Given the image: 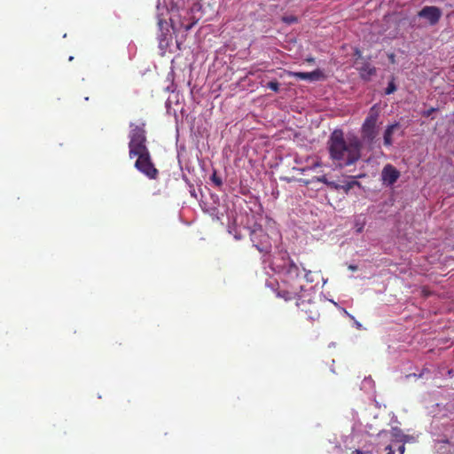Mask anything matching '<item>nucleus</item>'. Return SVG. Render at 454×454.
<instances>
[{
  "label": "nucleus",
  "mask_w": 454,
  "mask_h": 454,
  "mask_svg": "<svg viewBox=\"0 0 454 454\" xmlns=\"http://www.w3.org/2000/svg\"><path fill=\"white\" fill-rule=\"evenodd\" d=\"M327 148L331 159L342 168L355 164L361 158L363 144L357 137L345 139L341 129H334L329 137Z\"/></svg>",
  "instance_id": "nucleus-1"
},
{
  "label": "nucleus",
  "mask_w": 454,
  "mask_h": 454,
  "mask_svg": "<svg viewBox=\"0 0 454 454\" xmlns=\"http://www.w3.org/2000/svg\"><path fill=\"white\" fill-rule=\"evenodd\" d=\"M145 123L141 122L139 124L130 123L129 133V156L130 159L135 158L137 153L148 151L146 145V131Z\"/></svg>",
  "instance_id": "nucleus-2"
},
{
  "label": "nucleus",
  "mask_w": 454,
  "mask_h": 454,
  "mask_svg": "<svg viewBox=\"0 0 454 454\" xmlns=\"http://www.w3.org/2000/svg\"><path fill=\"white\" fill-rule=\"evenodd\" d=\"M286 301L288 302L289 309L294 307L300 309L310 320H316L319 317L317 306L308 296L298 295V298H296V295H294V297H291L289 296V290H286Z\"/></svg>",
  "instance_id": "nucleus-3"
},
{
  "label": "nucleus",
  "mask_w": 454,
  "mask_h": 454,
  "mask_svg": "<svg viewBox=\"0 0 454 454\" xmlns=\"http://www.w3.org/2000/svg\"><path fill=\"white\" fill-rule=\"evenodd\" d=\"M286 286H288L289 294L298 295L299 292L303 290L304 280L301 276V270L297 264L288 259V264L286 265Z\"/></svg>",
  "instance_id": "nucleus-4"
},
{
  "label": "nucleus",
  "mask_w": 454,
  "mask_h": 454,
  "mask_svg": "<svg viewBox=\"0 0 454 454\" xmlns=\"http://www.w3.org/2000/svg\"><path fill=\"white\" fill-rule=\"evenodd\" d=\"M379 115V111L376 109V106H373L371 107L368 115L362 125V137L368 144L373 143L378 135L377 121Z\"/></svg>",
  "instance_id": "nucleus-5"
},
{
  "label": "nucleus",
  "mask_w": 454,
  "mask_h": 454,
  "mask_svg": "<svg viewBox=\"0 0 454 454\" xmlns=\"http://www.w3.org/2000/svg\"><path fill=\"white\" fill-rule=\"evenodd\" d=\"M137 160L135 162V168L147 176L149 179H156L159 176V170L155 168L150 151H145L137 153L136 154Z\"/></svg>",
  "instance_id": "nucleus-6"
},
{
  "label": "nucleus",
  "mask_w": 454,
  "mask_h": 454,
  "mask_svg": "<svg viewBox=\"0 0 454 454\" xmlns=\"http://www.w3.org/2000/svg\"><path fill=\"white\" fill-rule=\"evenodd\" d=\"M251 240L254 247L261 253H268L270 249V238L264 231L259 227L251 231Z\"/></svg>",
  "instance_id": "nucleus-7"
},
{
  "label": "nucleus",
  "mask_w": 454,
  "mask_h": 454,
  "mask_svg": "<svg viewBox=\"0 0 454 454\" xmlns=\"http://www.w3.org/2000/svg\"><path fill=\"white\" fill-rule=\"evenodd\" d=\"M442 14V10L436 6H425L418 12V16L426 19L431 26L439 22Z\"/></svg>",
  "instance_id": "nucleus-8"
},
{
  "label": "nucleus",
  "mask_w": 454,
  "mask_h": 454,
  "mask_svg": "<svg viewBox=\"0 0 454 454\" xmlns=\"http://www.w3.org/2000/svg\"><path fill=\"white\" fill-rule=\"evenodd\" d=\"M399 176L400 172L391 164H387L381 171V180L387 186H392Z\"/></svg>",
  "instance_id": "nucleus-9"
},
{
  "label": "nucleus",
  "mask_w": 454,
  "mask_h": 454,
  "mask_svg": "<svg viewBox=\"0 0 454 454\" xmlns=\"http://www.w3.org/2000/svg\"><path fill=\"white\" fill-rule=\"evenodd\" d=\"M290 76H295L303 80H309L310 82L320 81L325 78L324 73L320 69H316L312 72H286Z\"/></svg>",
  "instance_id": "nucleus-10"
},
{
  "label": "nucleus",
  "mask_w": 454,
  "mask_h": 454,
  "mask_svg": "<svg viewBox=\"0 0 454 454\" xmlns=\"http://www.w3.org/2000/svg\"><path fill=\"white\" fill-rule=\"evenodd\" d=\"M301 46L298 44L295 37L293 35H286V55L293 58H296V56L300 52Z\"/></svg>",
  "instance_id": "nucleus-11"
},
{
  "label": "nucleus",
  "mask_w": 454,
  "mask_h": 454,
  "mask_svg": "<svg viewBox=\"0 0 454 454\" xmlns=\"http://www.w3.org/2000/svg\"><path fill=\"white\" fill-rule=\"evenodd\" d=\"M400 128L401 124L398 121H395V123L387 127L383 135L384 145L386 146H390L393 145L392 136L396 130L400 129Z\"/></svg>",
  "instance_id": "nucleus-12"
},
{
  "label": "nucleus",
  "mask_w": 454,
  "mask_h": 454,
  "mask_svg": "<svg viewBox=\"0 0 454 454\" xmlns=\"http://www.w3.org/2000/svg\"><path fill=\"white\" fill-rule=\"evenodd\" d=\"M392 436V449L396 446V442H402V440L404 437V433L397 427H392L391 430Z\"/></svg>",
  "instance_id": "nucleus-13"
},
{
  "label": "nucleus",
  "mask_w": 454,
  "mask_h": 454,
  "mask_svg": "<svg viewBox=\"0 0 454 454\" xmlns=\"http://www.w3.org/2000/svg\"><path fill=\"white\" fill-rule=\"evenodd\" d=\"M361 77L364 80H369L372 75L376 74V68L370 67L368 63H364L360 68Z\"/></svg>",
  "instance_id": "nucleus-14"
},
{
  "label": "nucleus",
  "mask_w": 454,
  "mask_h": 454,
  "mask_svg": "<svg viewBox=\"0 0 454 454\" xmlns=\"http://www.w3.org/2000/svg\"><path fill=\"white\" fill-rule=\"evenodd\" d=\"M396 85L395 83L394 78L388 82L387 87L386 88L385 93L387 95L392 94L396 90Z\"/></svg>",
  "instance_id": "nucleus-15"
},
{
  "label": "nucleus",
  "mask_w": 454,
  "mask_h": 454,
  "mask_svg": "<svg viewBox=\"0 0 454 454\" xmlns=\"http://www.w3.org/2000/svg\"><path fill=\"white\" fill-rule=\"evenodd\" d=\"M211 181L214 183V184L217 187H221L223 184L222 178L216 175V172L215 171L213 175L210 177Z\"/></svg>",
  "instance_id": "nucleus-16"
},
{
  "label": "nucleus",
  "mask_w": 454,
  "mask_h": 454,
  "mask_svg": "<svg viewBox=\"0 0 454 454\" xmlns=\"http://www.w3.org/2000/svg\"><path fill=\"white\" fill-rule=\"evenodd\" d=\"M364 176H365V175H364V174H360V175H357V176H350V178H352V180H351V181H349V184H350V185H351V188H353L354 186H358V187H360V186H361V184H360L358 181L355 180V179H356V178H362V177H364Z\"/></svg>",
  "instance_id": "nucleus-17"
},
{
  "label": "nucleus",
  "mask_w": 454,
  "mask_h": 454,
  "mask_svg": "<svg viewBox=\"0 0 454 454\" xmlns=\"http://www.w3.org/2000/svg\"><path fill=\"white\" fill-rule=\"evenodd\" d=\"M167 35H168V34L161 32V35H160V38H159L160 47H163V46H166L168 44V40L167 38Z\"/></svg>",
  "instance_id": "nucleus-18"
},
{
  "label": "nucleus",
  "mask_w": 454,
  "mask_h": 454,
  "mask_svg": "<svg viewBox=\"0 0 454 454\" xmlns=\"http://www.w3.org/2000/svg\"><path fill=\"white\" fill-rule=\"evenodd\" d=\"M436 111H438V108H435V107H431L427 110H425L421 113L422 116L424 117H429L431 116L434 113H435Z\"/></svg>",
  "instance_id": "nucleus-19"
},
{
  "label": "nucleus",
  "mask_w": 454,
  "mask_h": 454,
  "mask_svg": "<svg viewBox=\"0 0 454 454\" xmlns=\"http://www.w3.org/2000/svg\"><path fill=\"white\" fill-rule=\"evenodd\" d=\"M297 17L293 15L286 16V25L295 23L297 22Z\"/></svg>",
  "instance_id": "nucleus-20"
},
{
  "label": "nucleus",
  "mask_w": 454,
  "mask_h": 454,
  "mask_svg": "<svg viewBox=\"0 0 454 454\" xmlns=\"http://www.w3.org/2000/svg\"><path fill=\"white\" fill-rule=\"evenodd\" d=\"M297 136V133L295 132V130L292 129H287L286 128V138H291L292 137H296Z\"/></svg>",
  "instance_id": "nucleus-21"
},
{
  "label": "nucleus",
  "mask_w": 454,
  "mask_h": 454,
  "mask_svg": "<svg viewBox=\"0 0 454 454\" xmlns=\"http://www.w3.org/2000/svg\"><path fill=\"white\" fill-rule=\"evenodd\" d=\"M328 188L335 190V191H340V184H337L336 182L330 181Z\"/></svg>",
  "instance_id": "nucleus-22"
},
{
  "label": "nucleus",
  "mask_w": 454,
  "mask_h": 454,
  "mask_svg": "<svg viewBox=\"0 0 454 454\" xmlns=\"http://www.w3.org/2000/svg\"><path fill=\"white\" fill-rule=\"evenodd\" d=\"M351 185L349 182H347L344 184H340V190H342L346 194L348 193V192L351 190Z\"/></svg>",
  "instance_id": "nucleus-23"
},
{
  "label": "nucleus",
  "mask_w": 454,
  "mask_h": 454,
  "mask_svg": "<svg viewBox=\"0 0 454 454\" xmlns=\"http://www.w3.org/2000/svg\"><path fill=\"white\" fill-rule=\"evenodd\" d=\"M364 223H359L358 221H356V224H355L356 231L358 233H361L364 230Z\"/></svg>",
  "instance_id": "nucleus-24"
},
{
  "label": "nucleus",
  "mask_w": 454,
  "mask_h": 454,
  "mask_svg": "<svg viewBox=\"0 0 454 454\" xmlns=\"http://www.w3.org/2000/svg\"><path fill=\"white\" fill-rule=\"evenodd\" d=\"M399 444L397 446V450L399 452V454H403L404 450H405V446L403 442H396V445Z\"/></svg>",
  "instance_id": "nucleus-25"
},
{
  "label": "nucleus",
  "mask_w": 454,
  "mask_h": 454,
  "mask_svg": "<svg viewBox=\"0 0 454 454\" xmlns=\"http://www.w3.org/2000/svg\"><path fill=\"white\" fill-rule=\"evenodd\" d=\"M317 181L324 183L327 186L329 185V183H330V181L327 179V177L325 176H322L318 177Z\"/></svg>",
  "instance_id": "nucleus-26"
},
{
  "label": "nucleus",
  "mask_w": 454,
  "mask_h": 454,
  "mask_svg": "<svg viewBox=\"0 0 454 454\" xmlns=\"http://www.w3.org/2000/svg\"><path fill=\"white\" fill-rule=\"evenodd\" d=\"M158 26H159V27H160V30H163V27H168V23H167V21H165V20H160L158 21Z\"/></svg>",
  "instance_id": "nucleus-27"
},
{
  "label": "nucleus",
  "mask_w": 454,
  "mask_h": 454,
  "mask_svg": "<svg viewBox=\"0 0 454 454\" xmlns=\"http://www.w3.org/2000/svg\"><path fill=\"white\" fill-rule=\"evenodd\" d=\"M414 440V437L411 436V435H408V434H404V437L403 439L402 440V442L405 443L407 442H410V441H413Z\"/></svg>",
  "instance_id": "nucleus-28"
},
{
  "label": "nucleus",
  "mask_w": 454,
  "mask_h": 454,
  "mask_svg": "<svg viewBox=\"0 0 454 454\" xmlns=\"http://www.w3.org/2000/svg\"><path fill=\"white\" fill-rule=\"evenodd\" d=\"M269 86H270V88H271L274 90H277V89H278V83L277 82H270Z\"/></svg>",
  "instance_id": "nucleus-29"
},
{
  "label": "nucleus",
  "mask_w": 454,
  "mask_h": 454,
  "mask_svg": "<svg viewBox=\"0 0 454 454\" xmlns=\"http://www.w3.org/2000/svg\"><path fill=\"white\" fill-rule=\"evenodd\" d=\"M348 269H349V270H353V271H355V270H357V266H356V265L350 264V265L348 266Z\"/></svg>",
  "instance_id": "nucleus-30"
},
{
  "label": "nucleus",
  "mask_w": 454,
  "mask_h": 454,
  "mask_svg": "<svg viewBox=\"0 0 454 454\" xmlns=\"http://www.w3.org/2000/svg\"><path fill=\"white\" fill-rule=\"evenodd\" d=\"M355 325H356V328H358V329L362 328V325L358 321L355 320Z\"/></svg>",
  "instance_id": "nucleus-31"
},
{
  "label": "nucleus",
  "mask_w": 454,
  "mask_h": 454,
  "mask_svg": "<svg viewBox=\"0 0 454 454\" xmlns=\"http://www.w3.org/2000/svg\"><path fill=\"white\" fill-rule=\"evenodd\" d=\"M387 434V432H386L385 430H382V431H380V432L378 434V435H379V436H380V435H382V434Z\"/></svg>",
  "instance_id": "nucleus-32"
},
{
  "label": "nucleus",
  "mask_w": 454,
  "mask_h": 454,
  "mask_svg": "<svg viewBox=\"0 0 454 454\" xmlns=\"http://www.w3.org/2000/svg\"><path fill=\"white\" fill-rule=\"evenodd\" d=\"M356 56H358V57H360V56H361V52H360L358 50H356Z\"/></svg>",
  "instance_id": "nucleus-33"
},
{
  "label": "nucleus",
  "mask_w": 454,
  "mask_h": 454,
  "mask_svg": "<svg viewBox=\"0 0 454 454\" xmlns=\"http://www.w3.org/2000/svg\"><path fill=\"white\" fill-rule=\"evenodd\" d=\"M191 27H192V25H188L185 27V30H189V29H191Z\"/></svg>",
  "instance_id": "nucleus-34"
},
{
  "label": "nucleus",
  "mask_w": 454,
  "mask_h": 454,
  "mask_svg": "<svg viewBox=\"0 0 454 454\" xmlns=\"http://www.w3.org/2000/svg\"><path fill=\"white\" fill-rule=\"evenodd\" d=\"M277 296L278 297H281L282 296L279 291L277 292Z\"/></svg>",
  "instance_id": "nucleus-35"
},
{
  "label": "nucleus",
  "mask_w": 454,
  "mask_h": 454,
  "mask_svg": "<svg viewBox=\"0 0 454 454\" xmlns=\"http://www.w3.org/2000/svg\"><path fill=\"white\" fill-rule=\"evenodd\" d=\"M306 169V168H299L298 170L300 171H304Z\"/></svg>",
  "instance_id": "nucleus-36"
},
{
  "label": "nucleus",
  "mask_w": 454,
  "mask_h": 454,
  "mask_svg": "<svg viewBox=\"0 0 454 454\" xmlns=\"http://www.w3.org/2000/svg\"><path fill=\"white\" fill-rule=\"evenodd\" d=\"M309 274H310V271H308V273H306V274L304 275L303 278H307Z\"/></svg>",
  "instance_id": "nucleus-37"
},
{
  "label": "nucleus",
  "mask_w": 454,
  "mask_h": 454,
  "mask_svg": "<svg viewBox=\"0 0 454 454\" xmlns=\"http://www.w3.org/2000/svg\"><path fill=\"white\" fill-rule=\"evenodd\" d=\"M268 285H269V286H271L273 287V283H272L271 281H270V282H269V284H268Z\"/></svg>",
  "instance_id": "nucleus-38"
},
{
  "label": "nucleus",
  "mask_w": 454,
  "mask_h": 454,
  "mask_svg": "<svg viewBox=\"0 0 454 454\" xmlns=\"http://www.w3.org/2000/svg\"><path fill=\"white\" fill-rule=\"evenodd\" d=\"M74 57H69V61L73 60Z\"/></svg>",
  "instance_id": "nucleus-39"
}]
</instances>
